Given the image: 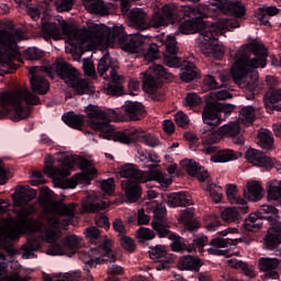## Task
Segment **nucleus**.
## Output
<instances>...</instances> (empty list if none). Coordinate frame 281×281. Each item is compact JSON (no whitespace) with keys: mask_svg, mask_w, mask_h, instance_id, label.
<instances>
[{"mask_svg":"<svg viewBox=\"0 0 281 281\" xmlns=\"http://www.w3.org/2000/svg\"><path fill=\"white\" fill-rule=\"evenodd\" d=\"M205 13L199 8L183 5L175 7L172 4H165L162 13H157L154 21L159 27H167V25H179L181 34H194V32H202L204 45H207L206 54L216 60H223L225 50L221 45L216 44L218 37L223 32L216 24H207L203 19Z\"/></svg>","mask_w":281,"mask_h":281,"instance_id":"f257e3e1","label":"nucleus"},{"mask_svg":"<svg viewBox=\"0 0 281 281\" xmlns=\"http://www.w3.org/2000/svg\"><path fill=\"white\" fill-rule=\"evenodd\" d=\"M85 111L89 120H100L90 122V126L93 131H98L100 137H103V139H114V142L127 145L140 142V144H145V146H150L151 148L159 146L157 137L146 134L137 128L115 132L111 126V122L120 120V114L113 109H102L98 105L89 104Z\"/></svg>","mask_w":281,"mask_h":281,"instance_id":"f03ea898","label":"nucleus"},{"mask_svg":"<svg viewBox=\"0 0 281 281\" xmlns=\"http://www.w3.org/2000/svg\"><path fill=\"white\" fill-rule=\"evenodd\" d=\"M267 49L258 40H251L243 48L235 54V63L233 70V80L235 85H246L250 94L247 100H254L256 89H258V72L254 69H265L267 67Z\"/></svg>","mask_w":281,"mask_h":281,"instance_id":"7ed1b4c3","label":"nucleus"},{"mask_svg":"<svg viewBox=\"0 0 281 281\" xmlns=\"http://www.w3.org/2000/svg\"><path fill=\"white\" fill-rule=\"evenodd\" d=\"M236 109V105L220 103L216 101H209L205 103V106L202 112L203 123L206 124V127L203 128L202 132V144L205 147V154L212 155L211 161L214 164H227V161H234V159H238L236 151L232 149H221L216 151V144L218 142V134H216V127L221 126L223 120L225 117H229L232 112Z\"/></svg>","mask_w":281,"mask_h":281,"instance_id":"20e7f679","label":"nucleus"},{"mask_svg":"<svg viewBox=\"0 0 281 281\" xmlns=\"http://www.w3.org/2000/svg\"><path fill=\"white\" fill-rule=\"evenodd\" d=\"M123 49L130 54H143L145 60L153 63L162 56L167 67L177 68L180 65L179 43L175 35H162L156 43H148V37L135 33L123 38Z\"/></svg>","mask_w":281,"mask_h":281,"instance_id":"39448f33","label":"nucleus"},{"mask_svg":"<svg viewBox=\"0 0 281 281\" xmlns=\"http://www.w3.org/2000/svg\"><path fill=\"white\" fill-rule=\"evenodd\" d=\"M262 221L268 222L269 228L263 237L266 249L270 251L278 249L281 245V222L280 211L273 205L263 204L255 213H250L245 220L244 229L246 232H258L262 227Z\"/></svg>","mask_w":281,"mask_h":281,"instance_id":"423d86ee","label":"nucleus"},{"mask_svg":"<svg viewBox=\"0 0 281 281\" xmlns=\"http://www.w3.org/2000/svg\"><path fill=\"white\" fill-rule=\"evenodd\" d=\"M86 238L94 247L90 248V252L81 251L79 254V260L86 265L83 271L89 273V269H95L98 265H106V262H115L117 260L115 251H113V241L109 237L102 236L98 227H88L86 229Z\"/></svg>","mask_w":281,"mask_h":281,"instance_id":"0eeeda50","label":"nucleus"},{"mask_svg":"<svg viewBox=\"0 0 281 281\" xmlns=\"http://www.w3.org/2000/svg\"><path fill=\"white\" fill-rule=\"evenodd\" d=\"M22 100L33 106L41 104V98L30 90L24 91L22 97L11 92H3L0 95V120L8 117V115H11L12 122L27 120L30 117V110L23 106Z\"/></svg>","mask_w":281,"mask_h":281,"instance_id":"6e6552de","label":"nucleus"},{"mask_svg":"<svg viewBox=\"0 0 281 281\" xmlns=\"http://www.w3.org/2000/svg\"><path fill=\"white\" fill-rule=\"evenodd\" d=\"M120 175L123 177L122 190L125 191V198L130 203H137L142 199V186L146 181L144 172L133 164H125L120 168Z\"/></svg>","mask_w":281,"mask_h":281,"instance_id":"1a4fd4ad","label":"nucleus"},{"mask_svg":"<svg viewBox=\"0 0 281 281\" xmlns=\"http://www.w3.org/2000/svg\"><path fill=\"white\" fill-rule=\"evenodd\" d=\"M175 76L168 72L162 65L149 67V71L143 74V90L149 95H156L157 90L161 89L164 82H170Z\"/></svg>","mask_w":281,"mask_h":281,"instance_id":"9d476101","label":"nucleus"},{"mask_svg":"<svg viewBox=\"0 0 281 281\" xmlns=\"http://www.w3.org/2000/svg\"><path fill=\"white\" fill-rule=\"evenodd\" d=\"M56 236L57 234L54 228H47L45 231V238L47 243H50V246L47 249L48 256H66L67 251H70V254H76L78 250V245H80L78 236H67L61 240V243H58Z\"/></svg>","mask_w":281,"mask_h":281,"instance_id":"9b49d317","label":"nucleus"},{"mask_svg":"<svg viewBox=\"0 0 281 281\" xmlns=\"http://www.w3.org/2000/svg\"><path fill=\"white\" fill-rule=\"evenodd\" d=\"M220 81L221 83H218V81H216V78L212 75H207L203 79L204 87L210 89V91H216V89H221L216 92L217 100H229V98H232V93H229L228 90L229 83H227L229 82V76L224 74L220 75Z\"/></svg>","mask_w":281,"mask_h":281,"instance_id":"f8f14e48","label":"nucleus"},{"mask_svg":"<svg viewBox=\"0 0 281 281\" xmlns=\"http://www.w3.org/2000/svg\"><path fill=\"white\" fill-rule=\"evenodd\" d=\"M41 69L46 74H49L52 69H54L55 74H57L60 80H64L68 87L75 80H78V69L74 68V66L67 63H56L53 67L52 66H42Z\"/></svg>","mask_w":281,"mask_h":281,"instance_id":"ddd939ff","label":"nucleus"},{"mask_svg":"<svg viewBox=\"0 0 281 281\" xmlns=\"http://www.w3.org/2000/svg\"><path fill=\"white\" fill-rule=\"evenodd\" d=\"M59 164L64 166V168H58L52 165V162L45 161L44 172L49 177V179H65V177H69L71 175V168H74V160L71 157L64 156V158L58 159Z\"/></svg>","mask_w":281,"mask_h":281,"instance_id":"4468645a","label":"nucleus"},{"mask_svg":"<svg viewBox=\"0 0 281 281\" xmlns=\"http://www.w3.org/2000/svg\"><path fill=\"white\" fill-rule=\"evenodd\" d=\"M211 5H215L218 10L225 12V14H231L235 19H243L247 14V9L240 1L211 0Z\"/></svg>","mask_w":281,"mask_h":281,"instance_id":"2eb2a0df","label":"nucleus"},{"mask_svg":"<svg viewBox=\"0 0 281 281\" xmlns=\"http://www.w3.org/2000/svg\"><path fill=\"white\" fill-rule=\"evenodd\" d=\"M168 211L166 205L160 203L154 207V220L151 222L153 229L158 234L159 238H166L170 234V229L166 226L165 218Z\"/></svg>","mask_w":281,"mask_h":281,"instance_id":"dca6fc26","label":"nucleus"},{"mask_svg":"<svg viewBox=\"0 0 281 281\" xmlns=\"http://www.w3.org/2000/svg\"><path fill=\"white\" fill-rule=\"evenodd\" d=\"M40 70L41 67L35 66L32 67L29 71L31 76V89L33 93H37L38 95H46V93L49 91V81L45 77L38 75Z\"/></svg>","mask_w":281,"mask_h":281,"instance_id":"f3484780","label":"nucleus"},{"mask_svg":"<svg viewBox=\"0 0 281 281\" xmlns=\"http://www.w3.org/2000/svg\"><path fill=\"white\" fill-rule=\"evenodd\" d=\"M164 203L169 207H188L192 205V196L187 191L161 194Z\"/></svg>","mask_w":281,"mask_h":281,"instance_id":"a211bd4d","label":"nucleus"},{"mask_svg":"<svg viewBox=\"0 0 281 281\" xmlns=\"http://www.w3.org/2000/svg\"><path fill=\"white\" fill-rule=\"evenodd\" d=\"M246 159L249 164H252V166H258L259 168H267V170H271L274 164L271 157L254 148H250L246 151Z\"/></svg>","mask_w":281,"mask_h":281,"instance_id":"6ab92c4d","label":"nucleus"},{"mask_svg":"<svg viewBox=\"0 0 281 281\" xmlns=\"http://www.w3.org/2000/svg\"><path fill=\"white\" fill-rule=\"evenodd\" d=\"M180 166L184 168L189 177H195L199 181H205V179H207V170H205V167L192 159L186 158L181 160Z\"/></svg>","mask_w":281,"mask_h":281,"instance_id":"aec40b11","label":"nucleus"},{"mask_svg":"<svg viewBox=\"0 0 281 281\" xmlns=\"http://www.w3.org/2000/svg\"><path fill=\"white\" fill-rule=\"evenodd\" d=\"M258 267L270 280H278V278H280V273L276 271V269L280 268V259L262 257L259 259Z\"/></svg>","mask_w":281,"mask_h":281,"instance_id":"412c9836","label":"nucleus"},{"mask_svg":"<svg viewBox=\"0 0 281 281\" xmlns=\"http://www.w3.org/2000/svg\"><path fill=\"white\" fill-rule=\"evenodd\" d=\"M128 21L131 27H134L135 30H139L140 32H144V30H148V20L146 12L142 9H132L128 14Z\"/></svg>","mask_w":281,"mask_h":281,"instance_id":"4be33fe9","label":"nucleus"},{"mask_svg":"<svg viewBox=\"0 0 281 281\" xmlns=\"http://www.w3.org/2000/svg\"><path fill=\"white\" fill-rule=\"evenodd\" d=\"M123 111L128 120H132L133 122L142 120V117L146 115L144 104L139 102L126 101L123 105Z\"/></svg>","mask_w":281,"mask_h":281,"instance_id":"5701e85b","label":"nucleus"},{"mask_svg":"<svg viewBox=\"0 0 281 281\" xmlns=\"http://www.w3.org/2000/svg\"><path fill=\"white\" fill-rule=\"evenodd\" d=\"M249 206L247 204H237V206L226 207L222 211V220L225 223H236L241 214H247Z\"/></svg>","mask_w":281,"mask_h":281,"instance_id":"b1692460","label":"nucleus"},{"mask_svg":"<svg viewBox=\"0 0 281 281\" xmlns=\"http://www.w3.org/2000/svg\"><path fill=\"white\" fill-rule=\"evenodd\" d=\"M171 240L170 248L172 251L178 254H183V251H188V254H192L194 251V246H190V244H186V239L172 232L169 231V234L166 236Z\"/></svg>","mask_w":281,"mask_h":281,"instance_id":"393cba45","label":"nucleus"},{"mask_svg":"<svg viewBox=\"0 0 281 281\" xmlns=\"http://www.w3.org/2000/svg\"><path fill=\"white\" fill-rule=\"evenodd\" d=\"M279 102H281V88L265 94V106L268 113H273V111L281 112V104Z\"/></svg>","mask_w":281,"mask_h":281,"instance_id":"a878e982","label":"nucleus"},{"mask_svg":"<svg viewBox=\"0 0 281 281\" xmlns=\"http://www.w3.org/2000/svg\"><path fill=\"white\" fill-rule=\"evenodd\" d=\"M221 133L226 137H233V142L243 146L245 144V138L240 136V125L237 123H232L229 125H224L221 127Z\"/></svg>","mask_w":281,"mask_h":281,"instance_id":"bb28decb","label":"nucleus"},{"mask_svg":"<svg viewBox=\"0 0 281 281\" xmlns=\"http://www.w3.org/2000/svg\"><path fill=\"white\" fill-rule=\"evenodd\" d=\"M83 207L86 211L95 214L98 212H101V210H106V207H109V204L100 200L98 195H89L86 202L83 203Z\"/></svg>","mask_w":281,"mask_h":281,"instance_id":"cd10ccee","label":"nucleus"},{"mask_svg":"<svg viewBox=\"0 0 281 281\" xmlns=\"http://www.w3.org/2000/svg\"><path fill=\"white\" fill-rule=\"evenodd\" d=\"M179 268L182 271H195L199 273V271H201V259L190 255L183 256L179 260Z\"/></svg>","mask_w":281,"mask_h":281,"instance_id":"c85d7f7f","label":"nucleus"},{"mask_svg":"<svg viewBox=\"0 0 281 281\" xmlns=\"http://www.w3.org/2000/svg\"><path fill=\"white\" fill-rule=\"evenodd\" d=\"M196 78H199V68L193 63L187 61L181 67L180 79L182 82H192Z\"/></svg>","mask_w":281,"mask_h":281,"instance_id":"c756f323","label":"nucleus"},{"mask_svg":"<svg viewBox=\"0 0 281 281\" xmlns=\"http://www.w3.org/2000/svg\"><path fill=\"white\" fill-rule=\"evenodd\" d=\"M61 120L64 124L70 126V128H82L85 124V115L76 114L74 111L67 112L63 114Z\"/></svg>","mask_w":281,"mask_h":281,"instance_id":"7c9ffc66","label":"nucleus"},{"mask_svg":"<svg viewBox=\"0 0 281 281\" xmlns=\"http://www.w3.org/2000/svg\"><path fill=\"white\" fill-rule=\"evenodd\" d=\"M68 87L76 91L77 95H93L95 90L85 79H75Z\"/></svg>","mask_w":281,"mask_h":281,"instance_id":"2f4dec72","label":"nucleus"},{"mask_svg":"<svg viewBox=\"0 0 281 281\" xmlns=\"http://www.w3.org/2000/svg\"><path fill=\"white\" fill-rule=\"evenodd\" d=\"M42 23V34L44 38H58L60 36V26L56 24V22H45V20H41Z\"/></svg>","mask_w":281,"mask_h":281,"instance_id":"473e14b6","label":"nucleus"},{"mask_svg":"<svg viewBox=\"0 0 281 281\" xmlns=\"http://www.w3.org/2000/svg\"><path fill=\"white\" fill-rule=\"evenodd\" d=\"M247 190H248V199L249 201H260L262 199V194L265 192V189H262V184L258 181H250L247 183Z\"/></svg>","mask_w":281,"mask_h":281,"instance_id":"72a5a7b5","label":"nucleus"},{"mask_svg":"<svg viewBox=\"0 0 281 281\" xmlns=\"http://www.w3.org/2000/svg\"><path fill=\"white\" fill-rule=\"evenodd\" d=\"M226 196L233 205H247V200L238 196V187L236 184L227 186Z\"/></svg>","mask_w":281,"mask_h":281,"instance_id":"f704fd0d","label":"nucleus"},{"mask_svg":"<svg viewBox=\"0 0 281 281\" xmlns=\"http://www.w3.org/2000/svg\"><path fill=\"white\" fill-rule=\"evenodd\" d=\"M256 117V109L252 105L243 106L239 110V120L246 124H254Z\"/></svg>","mask_w":281,"mask_h":281,"instance_id":"c9c22d12","label":"nucleus"},{"mask_svg":"<svg viewBox=\"0 0 281 281\" xmlns=\"http://www.w3.org/2000/svg\"><path fill=\"white\" fill-rule=\"evenodd\" d=\"M192 212L190 211H184L182 213V218L184 221V226L188 232L194 233L199 232V228L201 227V224L196 220L192 218Z\"/></svg>","mask_w":281,"mask_h":281,"instance_id":"e433bc0d","label":"nucleus"},{"mask_svg":"<svg viewBox=\"0 0 281 281\" xmlns=\"http://www.w3.org/2000/svg\"><path fill=\"white\" fill-rule=\"evenodd\" d=\"M18 196L20 201L30 203V201H34V199H36V190L30 187H20V189L18 190Z\"/></svg>","mask_w":281,"mask_h":281,"instance_id":"4c0bfd02","label":"nucleus"},{"mask_svg":"<svg viewBox=\"0 0 281 281\" xmlns=\"http://www.w3.org/2000/svg\"><path fill=\"white\" fill-rule=\"evenodd\" d=\"M24 58L26 60H43L45 58V50L38 47H29L24 50Z\"/></svg>","mask_w":281,"mask_h":281,"instance_id":"58836bf2","label":"nucleus"},{"mask_svg":"<svg viewBox=\"0 0 281 281\" xmlns=\"http://www.w3.org/2000/svg\"><path fill=\"white\" fill-rule=\"evenodd\" d=\"M41 249V244L36 238L29 239L26 244L22 246V251H25L26 258H34L33 251H38Z\"/></svg>","mask_w":281,"mask_h":281,"instance_id":"ea45409f","label":"nucleus"},{"mask_svg":"<svg viewBox=\"0 0 281 281\" xmlns=\"http://www.w3.org/2000/svg\"><path fill=\"white\" fill-rule=\"evenodd\" d=\"M258 139L261 148H266V150L273 148V136L271 132H259Z\"/></svg>","mask_w":281,"mask_h":281,"instance_id":"a19ab883","label":"nucleus"},{"mask_svg":"<svg viewBox=\"0 0 281 281\" xmlns=\"http://www.w3.org/2000/svg\"><path fill=\"white\" fill-rule=\"evenodd\" d=\"M206 190L210 192V196L213 199L214 203H221V201H223V188L216 183H211L206 187Z\"/></svg>","mask_w":281,"mask_h":281,"instance_id":"79ce46f5","label":"nucleus"},{"mask_svg":"<svg viewBox=\"0 0 281 281\" xmlns=\"http://www.w3.org/2000/svg\"><path fill=\"white\" fill-rule=\"evenodd\" d=\"M232 245H236V239L215 237L210 241L211 247H216L218 249H223Z\"/></svg>","mask_w":281,"mask_h":281,"instance_id":"37998d69","label":"nucleus"},{"mask_svg":"<svg viewBox=\"0 0 281 281\" xmlns=\"http://www.w3.org/2000/svg\"><path fill=\"white\" fill-rule=\"evenodd\" d=\"M88 12L91 14H100L104 11V1L102 0H93L87 3L86 5Z\"/></svg>","mask_w":281,"mask_h":281,"instance_id":"c03bdc74","label":"nucleus"},{"mask_svg":"<svg viewBox=\"0 0 281 281\" xmlns=\"http://www.w3.org/2000/svg\"><path fill=\"white\" fill-rule=\"evenodd\" d=\"M205 245H207V236L203 234L195 236L192 244H189V246H193L194 248L193 251H196V247H198L200 254H203V251H205V249H203Z\"/></svg>","mask_w":281,"mask_h":281,"instance_id":"a18cd8bd","label":"nucleus"},{"mask_svg":"<svg viewBox=\"0 0 281 281\" xmlns=\"http://www.w3.org/2000/svg\"><path fill=\"white\" fill-rule=\"evenodd\" d=\"M166 256H168V252L164 246H156L149 250V258L151 260H161V258H166Z\"/></svg>","mask_w":281,"mask_h":281,"instance_id":"49530a36","label":"nucleus"},{"mask_svg":"<svg viewBox=\"0 0 281 281\" xmlns=\"http://www.w3.org/2000/svg\"><path fill=\"white\" fill-rule=\"evenodd\" d=\"M111 59V55L109 53L104 54L98 64V72L100 76H104L106 71H109V60Z\"/></svg>","mask_w":281,"mask_h":281,"instance_id":"de8ad7c7","label":"nucleus"},{"mask_svg":"<svg viewBox=\"0 0 281 281\" xmlns=\"http://www.w3.org/2000/svg\"><path fill=\"white\" fill-rule=\"evenodd\" d=\"M184 102L186 106H199V104L203 103V99L199 94L191 92L187 94Z\"/></svg>","mask_w":281,"mask_h":281,"instance_id":"09e8293b","label":"nucleus"},{"mask_svg":"<svg viewBox=\"0 0 281 281\" xmlns=\"http://www.w3.org/2000/svg\"><path fill=\"white\" fill-rule=\"evenodd\" d=\"M55 7L57 12H69L74 8V0H56Z\"/></svg>","mask_w":281,"mask_h":281,"instance_id":"8fccbe9b","label":"nucleus"},{"mask_svg":"<svg viewBox=\"0 0 281 281\" xmlns=\"http://www.w3.org/2000/svg\"><path fill=\"white\" fill-rule=\"evenodd\" d=\"M157 164H159V155L155 151H149L148 164H144L143 168H148L153 172L157 168Z\"/></svg>","mask_w":281,"mask_h":281,"instance_id":"3c124183","label":"nucleus"},{"mask_svg":"<svg viewBox=\"0 0 281 281\" xmlns=\"http://www.w3.org/2000/svg\"><path fill=\"white\" fill-rule=\"evenodd\" d=\"M139 240H153L155 238V232L147 227H140L137 229Z\"/></svg>","mask_w":281,"mask_h":281,"instance_id":"603ef678","label":"nucleus"},{"mask_svg":"<svg viewBox=\"0 0 281 281\" xmlns=\"http://www.w3.org/2000/svg\"><path fill=\"white\" fill-rule=\"evenodd\" d=\"M175 122L180 128H188V124H190V119L188 117V115H186V113L178 112L175 115Z\"/></svg>","mask_w":281,"mask_h":281,"instance_id":"864d4df0","label":"nucleus"},{"mask_svg":"<svg viewBox=\"0 0 281 281\" xmlns=\"http://www.w3.org/2000/svg\"><path fill=\"white\" fill-rule=\"evenodd\" d=\"M121 247L132 254V251H135V240L128 236L123 235L121 237Z\"/></svg>","mask_w":281,"mask_h":281,"instance_id":"5fc2aeb1","label":"nucleus"},{"mask_svg":"<svg viewBox=\"0 0 281 281\" xmlns=\"http://www.w3.org/2000/svg\"><path fill=\"white\" fill-rule=\"evenodd\" d=\"M82 69L86 76H95V66L93 65V61L91 59L83 60Z\"/></svg>","mask_w":281,"mask_h":281,"instance_id":"6e6d98bb","label":"nucleus"},{"mask_svg":"<svg viewBox=\"0 0 281 281\" xmlns=\"http://www.w3.org/2000/svg\"><path fill=\"white\" fill-rule=\"evenodd\" d=\"M114 232H117L121 236H125L126 234V226L124 225V222L122 218H115L112 223Z\"/></svg>","mask_w":281,"mask_h":281,"instance_id":"4d7b16f0","label":"nucleus"},{"mask_svg":"<svg viewBox=\"0 0 281 281\" xmlns=\"http://www.w3.org/2000/svg\"><path fill=\"white\" fill-rule=\"evenodd\" d=\"M95 225L102 227L103 229H111V223H109V217L106 215H99L95 217Z\"/></svg>","mask_w":281,"mask_h":281,"instance_id":"13d9d810","label":"nucleus"},{"mask_svg":"<svg viewBox=\"0 0 281 281\" xmlns=\"http://www.w3.org/2000/svg\"><path fill=\"white\" fill-rule=\"evenodd\" d=\"M26 12L32 21H38V19H41L43 9H41L40 7H29Z\"/></svg>","mask_w":281,"mask_h":281,"instance_id":"bf43d9fd","label":"nucleus"},{"mask_svg":"<svg viewBox=\"0 0 281 281\" xmlns=\"http://www.w3.org/2000/svg\"><path fill=\"white\" fill-rule=\"evenodd\" d=\"M59 212H60V215L65 216L66 218H70L71 220V218H74L76 216V213H74V209L70 207L67 204H63L60 206Z\"/></svg>","mask_w":281,"mask_h":281,"instance_id":"052dcab7","label":"nucleus"},{"mask_svg":"<svg viewBox=\"0 0 281 281\" xmlns=\"http://www.w3.org/2000/svg\"><path fill=\"white\" fill-rule=\"evenodd\" d=\"M101 190L105 192V194H113V192H115V187L113 182L109 180H103L101 182Z\"/></svg>","mask_w":281,"mask_h":281,"instance_id":"680f3d73","label":"nucleus"},{"mask_svg":"<svg viewBox=\"0 0 281 281\" xmlns=\"http://www.w3.org/2000/svg\"><path fill=\"white\" fill-rule=\"evenodd\" d=\"M137 222L138 225H148V223H150V216L146 215L144 209L138 210Z\"/></svg>","mask_w":281,"mask_h":281,"instance_id":"e2e57ef3","label":"nucleus"},{"mask_svg":"<svg viewBox=\"0 0 281 281\" xmlns=\"http://www.w3.org/2000/svg\"><path fill=\"white\" fill-rule=\"evenodd\" d=\"M108 273L109 276H112L115 278V276H122L124 273V268H122V266L111 265L108 268Z\"/></svg>","mask_w":281,"mask_h":281,"instance_id":"0e129e2a","label":"nucleus"},{"mask_svg":"<svg viewBox=\"0 0 281 281\" xmlns=\"http://www.w3.org/2000/svg\"><path fill=\"white\" fill-rule=\"evenodd\" d=\"M218 227H221V220L218 217L213 218L212 222L206 225L209 232H216Z\"/></svg>","mask_w":281,"mask_h":281,"instance_id":"69168bd1","label":"nucleus"},{"mask_svg":"<svg viewBox=\"0 0 281 281\" xmlns=\"http://www.w3.org/2000/svg\"><path fill=\"white\" fill-rule=\"evenodd\" d=\"M87 32L90 34V36H98V34H100V24H89Z\"/></svg>","mask_w":281,"mask_h":281,"instance_id":"338daca9","label":"nucleus"},{"mask_svg":"<svg viewBox=\"0 0 281 281\" xmlns=\"http://www.w3.org/2000/svg\"><path fill=\"white\" fill-rule=\"evenodd\" d=\"M164 131L165 133L172 135V133H175V123L170 120H166L164 124Z\"/></svg>","mask_w":281,"mask_h":281,"instance_id":"774afa93","label":"nucleus"}]
</instances>
